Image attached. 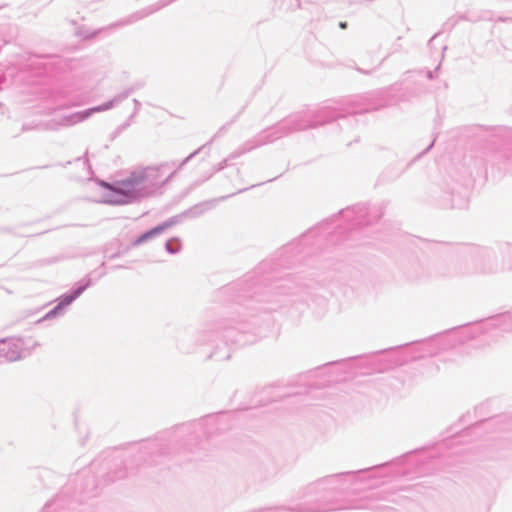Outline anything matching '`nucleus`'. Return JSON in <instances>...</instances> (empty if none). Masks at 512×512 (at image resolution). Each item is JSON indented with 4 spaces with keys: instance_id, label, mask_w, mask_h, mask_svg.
<instances>
[{
    "instance_id": "nucleus-4",
    "label": "nucleus",
    "mask_w": 512,
    "mask_h": 512,
    "mask_svg": "<svg viewBox=\"0 0 512 512\" xmlns=\"http://www.w3.org/2000/svg\"><path fill=\"white\" fill-rule=\"evenodd\" d=\"M110 108V105H105V106H99V107H95V108H92V109H89V110H86L84 112L81 113V116L82 118L84 117H88L91 115V113L93 112H99V111H103V110H106Z\"/></svg>"
},
{
    "instance_id": "nucleus-2",
    "label": "nucleus",
    "mask_w": 512,
    "mask_h": 512,
    "mask_svg": "<svg viewBox=\"0 0 512 512\" xmlns=\"http://www.w3.org/2000/svg\"><path fill=\"white\" fill-rule=\"evenodd\" d=\"M161 171L159 168L155 167H149L144 170L141 176V180L151 181L153 184H159L163 183V181H160L159 178H161Z\"/></svg>"
},
{
    "instance_id": "nucleus-5",
    "label": "nucleus",
    "mask_w": 512,
    "mask_h": 512,
    "mask_svg": "<svg viewBox=\"0 0 512 512\" xmlns=\"http://www.w3.org/2000/svg\"><path fill=\"white\" fill-rule=\"evenodd\" d=\"M19 358V347L17 345H13L12 354L8 356L9 360H16Z\"/></svg>"
},
{
    "instance_id": "nucleus-6",
    "label": "nucleus",
    "mask_w": 512,
    "mask_h": 512,
    "mask_svg": "<svg viewBox=\"0 0 512 512\" xmlns=\"http://www.w3.org/2000/svg\"><path fill=\"white\" fill-rule=\"evenodd\" d=\"M73 297H69V298H66L62 301V303H65V304H70L72 301H73Z\"/></svg>"
},
{
    "instance_id": "nucleus-7",
    "label": "nucleus",
    "mask_w": 512,
    "mask_h": 512,
    "mask_svg": "<svg viewBox=\"0 0 512 512\" xmlns=\"http://www.w3.org/2000/svg\"><path fill=\"white\" fill-rule=\"evenodd\" d=\"M339 26H340L341 29H345L347 27V23L346 22H341L339 24Z\"/></svg>"
},
{
    "instance_id": "nucleus-1",
    "label": "nucleus",
    "mask_w": 512,
    "mask_h": 512,
    "mask_svg": "<svg viewBox=\"0 0 512 512\" xmlns=\"http://www.w3.org/2000/svg\"><path fill=\"white\" fill-rule=\"evenodd\" d=\"M111 190L119 194L118 197H116L114 200H112L114 203L121 204L126 203L128 199L131 197L133 188H132V181H126L119 184L118 187L112 188Z\"/></svg>"
},
{
    "instance_id": "nucleus-3",
    "label": "nucleus",
    "mask_w": 512,
    "mask_h": 512,
    "mask_svg": "<svg viewBox=\"0 0 512 512\" xmlns=\"http://www.w3.org/2000/svg\"><path fill=\"white\" fill-rule=\"evenodd\" d=\"M164 229H165V226H159V227H155V228L151 229L150 231L142 234L139 238H137L134 241V245H136V246L140 245L141 243L145 242L146 240L150 239L151 237L159 234Z\"/></svg>"
}]
</instances>
